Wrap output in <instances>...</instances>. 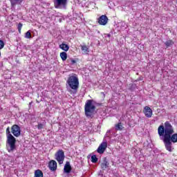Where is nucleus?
Segmentation results:
<instances>
[{"instance_id":"1","label":"nucleus","mask_w":177,"mask_h":177,"mask_svg":"<svg viewBox=\"0 0 177 177\" xmlns=\"http://www.w3.org/2000/svg\"><path fill=\"white\" fill-rule=\"evenodd\" d=\"M159 136H162V140L166 150L170 153L174 151L172 143H177V133H175L174 127L167 121L165 124H161L158 128Z\"/></svg>"},{"instance_id":"2","label":"nucleus","mask_w":177,"mask_h":177,"mask_svg":"<svg viewBox=\"0 0 177 177\" xmlns=\"http://www.w3.org/2000/svg\"><path fill=\"white\" fill-rule=\"evenodd\" d=\"M66 82L70 86V88L72 89L70 91L71 95H75L77 91H78V88H80V80L77 75L70 76Z\"/></svg>"},{"instance_id":"3","label":"nucleus","mask_w":177,"mask_h":177,"mask_svg":"<svg viewBox=\"0 0 177 177\" xmlns=\"http://www.w3.org/2000/svg\"><path fill=\"white\" fill-rule=\"evenodd\" d=\"M96 110V102L93 100H88L84 105V111L86 117H91Z\"/></svg>"},{"instance_id":"4","label":"nucleus","mask_w":177,"mask_h":177,"mask_svg":"<svg viewBox=\"0 0 177 177\" xmlns=\"http://www.w3.org/2000/svg\"><path fill=\"white\" fill-rule=\"evenodd\" d=\"M7 149L9 153L16 150V138L13 135L7 137Z\"/></svg>"},{"instance_id":"5","label":"nucleus","mask_w":177,"mask_h":177,"mask_svg":"<svg viewBox=\"0 0 177 177\" xmlns=\"http://www.w3.org/2000/svg\"><path fill=\"white\" fill-rule=\"evenodd\" d=\"M55 156V160L57 161V162L59 165L63 164L64 161V158H66V156H64V151H63L62 149L58 150L56 152Z\"/></svg>"},{"instance_id":"6","label":"nucleus","mask_w":177,"mask_h":177,"mask_svg":"<svg viewBox=\"0 0 177 177\" xmlns=\"http://www.w3.org/2000/svg\"><path fill=\"white\" fill-rule=\"evenodd\" d=\"M54 6L56 9H62L67 6V0H53Z\"/></svg>"},{"instance_id":"7","label":"nucleus","mask_w":177,"mask_h":177,"mask_svg":"<svg viewBox=\"0 0 177 177\" xmlns=\"http://www.w3.org/2000/svg\"><path fill=\"white\" fill-rule=\"evenodd\" d=\"M11 132L14 136L16 138H19L20 135H21V129H20V127L17 124H14L11 127Z\"/></svg>"},{"instance_id":"8","label":"nucleus","mask_w":177,"mask_h":177,"mask_svg":"<svg viewBox=\"0 0 177 177\" xmlns=\"http://www.w3.org/2000/svg\"><path fill=\"white\" fill-rule=\"evenodd\" d=\"M109 22V18H107V16L106 15H102L98 18L97 23L100 26H106L107 23Z\"/></svg>"},{"instance_id":"9","label":"nucleus","mask_w":177,"mask_h":177,"mask_svg":"<svg viewBox=\"0 0 177 177\" xmlns=\"http://www.w3.org/2000/svg\"><path fill=\"white\" fill-rule=\"evenodd\" d=\"M106 149H107V142H102L100 145L98 147L97 151L99 154H103L104 151H106Z\"/></svg>"},{"instance_id":"10","label":"nucleus","mask_w":177,"mask_h":177,"mask_svg":"<svg viewBox=\"0 0 177 177\" xmlns=\"http://www.w3.org/2000/svg\"><path fill=\"white\" fill-rule=\"evenodd\" d=\"M144 114H145V116L147 118H151V116L153 115V110L151 109L149 106H145L144 108Z\"/></svg>"},{"instance_id":"11","label":"nucleus","mask_w":177,"mask_h":177,"mask_svg":"<svg viewBox=\"0 0 177 177\" xmlns=\"http://www.w3.org/2000/svg\"><path fill=\"white\" fill-rule=\"evenodd\" d=\"M48 167L51 171H56L57 169V162H56V160H51L48 163Z\"/></svg>"},{"instance_id":"12","label":"nucleus","mask_w":177,"mask_h":177,"mask_svg":"<svg viewBox=\"0 0 177 177\" xmlns=\"http://www.w3.org/2000/svg\"><path fill=\"white\" fill-rule=\"evenodd\" d=\"M109 165H110V164L109 163L107 160L105 158L103 162L101 164V168L102 169H104V170L107 169V168H109Z\"/></svg>"},{"instance_id":"13","label":"nucleus","mask_w":177,"mask_h":177,"mask_svg":"<svg viewBox=\"0 0 177 177\" xmlns=\"http://www.w3.org/2000/svg\"><path fill=\"white\" fill-rule=\"evenodd\" d=\"M64 169L66 174H70V172H71V166L70 165V162H67L66 163Z\"/></svg>"},{"instance_id":"14","label":"nucleus","mask_w":177,"mask_h":177,"mask_svg":"<svg viewBox=\"0 0 177 177\" xmlns=\"http://www.w3.org/2000/svg\"><path fill=\"white\" fill-rule=\"evenodd\" d=\"M59 48L60 49H62V50H64L65 52H67L70 49V47L68 46V45L64 43H62V44H60Z\"/></svg>"},{"instance_id":"15","label":"nucleus","mask_w":177,"mask_h":177,"mask_svg":"<svg viewBox=\"0 0 177 177\" xmlns=\"http://www.w3.org/2000/svg\"><path fill=\"white\" fill-rule=\"evenodd\" d=\"M34 177H44V173L40 169L35 170Z\"/></svg>"},{"instance_id":"16","label":"nucleus","mask_w":177,"mask_h":177,"mask_svg":"<svg viewBox=\"0 0 177 177\" xmlns=\"http://www.w3.org/2000/svg\"><path fill=\"white\" fill-rule=\"evenodd\" d=\"M60 57L63 62H66L67 60V53L62 52L60 53Z\"/></svg>"},{"instance_id":"17","label":"nucleus","mask_w":177,"mask_h":177,"mask_svg":"<svg viewBox=\"0 0 177 177\" xmlns=\"http://www.w3.org/2000/svg\"><path fill=\"white\" fill-rule=\"evenodd\" d=\"M116 131H122L124 129V126H122V123L119 122L115 125Z\"/></svg>"},{"instance_id":"18","label":"nucleus","mask_w":177,"mask_h":177,"mask_svg":"<svg viewBox=\"0 0 177 177\" xmlns=\"http://www.w3.org/2000/svg\"><path fill=\"white\" fill-rule=\"evenodd\" d=\"M81 49L84 53H88L89 52V48L86 45L81 46Z\"/></svg>"},{"instance_id":"19","label":"nucleus","mask_w":177,"mask_h":177,"mask_svg":"<svg viewBox=\"0 0 177 177\" xmlns=\"http://www.w3.org/2000/svg\"><path fill=\"white\" fill-rule=\"evenodd\" d=\"M165 44L166 45L167 48H168L169 46H172V45L174 44V42L172 41V40H168Z\"/></svg>"},{"instance_id":"20","label":"nucleus","mask_w":177,"mask_h":177,"mask_svg":"<svg viewBox=\"0 0 177 177\" xmlns=\"http://www.w3.org/2000/svg\"><path fill=\"white\" fill-rule=\"evenodd\" d=\"M31 37H31V32H30V30H28L25 34V38H28V39H30Z\"/></svg>"},{"instance_id":"21","label":"nucleus","mask_w":177,"mask_h":177,"mask_svg":"<svg viewBox=\"0 0 177 177\" xmlns=\"http://www.w3.org/2000/svg\"><path fill=\"white\" fill-rule=\"evenodd\" d=\"M91 162H97V158L96 157V155H93L91 156Z\"/></svg>"},{"instance_id":"22","label":"nucleus","mask_w":177,"mask_h":177,"mask_svg":"<svg viewBox=\"0 0 177 177\" xmlns=\"http://www.w3.org/2000/svg\"><path fill=\"white\" fill-rule=\"evenodd\" d=\"M21 28H23V24L19 23L18 24V31H19V34H21Z\"/></svg>"},{"instance_id":"23","label":"nucleus","mask_w":177,"mask_h":177,"mask_svg":"<svg viewBox=\"0 0 177 177\" xmlns=\"http://www.w3.org/2000/svg\"><path fill=\"white\" fill-rule=\"evenodd\" d=\"M10 135H12V133H10V128L7 127V129H6V136L9 137Z\"/></svg>"},{"instance_id":"24","label":"nucleus","mask_w":177,"mask_h":177,"mask_svg":"<svg viewBox=\"0 0 177 177\" xmlns=\"http://www.w3.org/2000/svg\"><path fill=\"white\" fill-rule=\"evenodd\" d=\"M5 46V43L3 42V41L0 40V50L1 49H3Z\"/></svg>"},{"instance_id":"25","label":"nucleus","mask_w":177,"mask_h":177,"mask_svg":"<svg viewBox=\"0 0 177 177\" xmlns=\"http://www.w3.org/2000/svg\"><path fill=\"white\" fill-rule=\"evenodd\" d=\"M42 128H44V124H39L38 125H37V129H42Z\"/></svg>"}]
</instances>
